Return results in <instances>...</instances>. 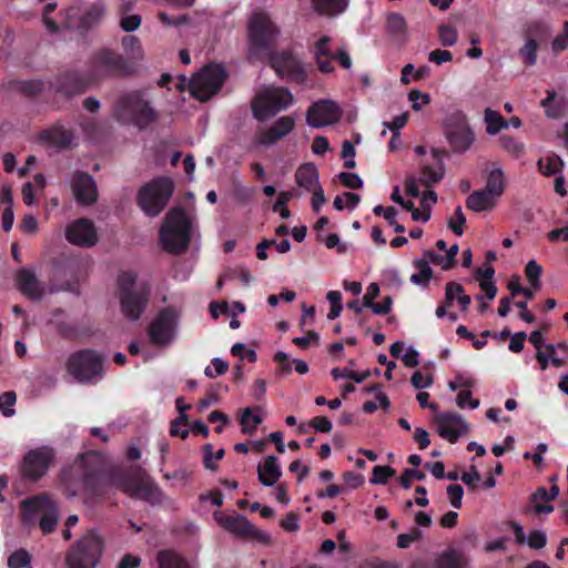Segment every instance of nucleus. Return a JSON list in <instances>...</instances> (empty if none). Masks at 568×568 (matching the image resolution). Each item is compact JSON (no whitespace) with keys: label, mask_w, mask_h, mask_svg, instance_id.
<instances>
[{"label":"nucleus","mask_w":568,"mask_h":568,"mask_svg":"<svg viewBox=\"0 0 568 568\" xmlns=\"http://www.w3.org/2000/svg\"><path fill=\"white\" fill-rule=\"evenodd\" d=\"M101 454L89 450L78 456L73 464L62 469L60 480L68 498L80 494L97 497L101 494Z\"/></svg>","instance_id":"f257e3e1"},{"label":"nucleus","mask_w":568,"mask_h":568,"mask_svg":"<svg viewBox=\"0 0 568 568\" xmlns=\"http://www.w3.org/2000/svg\"><path fill=\"white\" fill-rule=\"evenodd\" d=\"M442 134L446 145L432 148L434 164H424L420 168L419 182L427 187L443 180L444 159L449 158L452 153L462 152V111L459 109L447 112L442 123Z\"/></svg>","instance_id":"f03ea898"},{"label":"nucleus","mask_w":568,"mask_h":568,"mask_svg":"<svg viewBox=\"0 0 568 568\" xmlns=\"http://www.w3.org/2000/svg\"><path fill=\"white\" fill-rule=\"evenodd\" d=\"M113 119L123 125H133L146 130L155 123L160 114L152 105L146 89H135L121 92L112 105Z\"/></svg>","instance_id":"7ed1b4c3"},{"label":"nucleus","mask_w":568,"mask_h":568,"mask_svg":"<svg viewBox=\"0 0 568 568\" xmlns=\"http://www.w3.org/2000/svg\"><path fill=\"white\" fill-rule=\"evenodd\" d=\"M278 36L280 29L267 12H253L247 23L248 61L265 62L274 51Z\"/></svg>","instance_id":"20e7f679"},{"label":"nucleus","mask_w":568,"mask_h":568,"mask_svg":"<svg viewBox=\"0 0 568 568\" xmlns=\"http://www.w3.org/2000/svg\"><path fill=\"white\" fill-rule=\"evenodd\" d=\"M160 242L171 254H182L192 239V221L181 206L169 210L160 227Z\"/></svg>","instance_id":"39448f33"},{"label":"nucleus","mask_w":568,"mask_h":568,"mask_svg":"<svg viewBox=\"0 0 568 568\" xmlns=\"http://www.w3.org/2000/svg\"><path fill=\"white\" fill-rule=\"evenodd\" d=\"M118 293L122 314L130 321H138L149 305L150 285L144 283L136 287V274L122 271L118 275Z\"/></svg>","instance_id":"423d86ee"},{"label":"nucleus","mask_w":568,"mask_h":568,"mask_svg":"<svg viewBox=\"0 0 568 568\" xmlns=\"http://www.w3.org/2000/svg\"><path fill=\"white\" fill-rule=\"evenodd\" d=\"M21 518L26 526L39 523L44 535L51 534L60 518L58 504L45 493L29 497L21 501Z\"/></svg>","instance_id":"0eeeda50"},{"label":"nucleus","mask_w":568,"mask_h":568,"mask_svg":"<svg viewBox=\"0 0 568 568\" xmlns=\"http://www.w3.org/2000/svg\"><path fill=\"white\" fill-rule=\"evenodd\" d=\"M105 549L104 538L94 529L88 530L69 548L68 568H97Z\"/></svg>","instance_id":"6e6552de"},{"label":"nucleus","mask_w":568,"mask_h":568,"mask_svg":"<svg viewBox=\"0 0 568 568\" xmlns=\"http://www.w3.org/2000/svg\"><path fill=\"white\" fill-rule=\"evenodd\" d=\"M88 72L93 83H97L109 78L128 77L133 68L122 54L103 48L91 55Z\"/></svg>","instance_id":"1a4fd4ad"},{"label":"nucleus","mask_w":568,"mask_h":568,"mask_svg":"<svg viewBox=\"0 0 568 568\" xmlns=\"http://www.w3.org/2000/svg\"><path fill=\"white\" fill-rule=\"evenodd\" d=\"M174 183L168 176H158L140 187L136 202L148 216H158L169 203Z\"/></svg>","instance_id":"9d476101"},{"label":"nucleus","mask_w":568,"mask_h":568,"mask_svg":"<svg viewBox=\"0 0 568 568\" xmlns=\"http://www.w3.org/2000/svg\"><path fill=\"white\" fill-rule=\"evenodd\" d=\"M294 102V95L284 87L265 89L252 100V113L257 121H265L281 111L287 110Z\"/></svg>","instance_id":"9b49d317"},{"label":"nucleus","mask_w":568,"mask_h":568,"mask_svg":"<svg viewBox=\"0 0 568 568\" xmlns=\"http://www.w3.org/2000/svg\"><path fill=\"white\" fill-rule=\"evenodd\" d=\"M227 78L221 64L205 65L190 82L191 94L201 102H206L223 87Z\"/></svg>","instance_id":"f8f14e48"},{"label":"nucleus","mask_w":568,"mask_h":568,"mask_svg":"<svg viewBox=\"0 0 568 568\" xmlns=\"http://www.w3.org/2000/svg\"><path fill=\"white\" fill-rule=\"evenodd\" d=\"M67 368L77 381L90 382L102 374L103 357L94 349H81L70 355Z\"/></svg>","instance_id":"ddd939ff"},{"label":"nucleus","mask_w":568,"mask_h":568,"mask_svg":"<svg viewBox=\"0 0 568 568\" xmlns=\"http://www.w3.org/2000/svg\"><path fill=\"white\" fill-rule=\"evenodd\" d=\"M266 61L278 77L290 82L304 84L307 81V72L303 63L290 50L273 51Z\"/></svg>","instance_id":"4468645a"},{"label":"nucleus","mask_w":568,"mask_h":568,"mask_svg":"<svg viewBox=\"0 0 568 568\" xmlns=\"http://www.w3.org/2000/svg\"><path fill=\"white\" fill-rule=\"evenodd\" d=\"M55 460V450L47 445L29 450L22 459L21 475L37 481L42 478Z\"/></svg>","instance_id":"2eb2a0df"},{"label":"nucleus","mask_w":568,"mask_h":568,"mask_svg":"<svg viewBox=\"0 0 568 568\" xmlns=\"http://www.w3.org/2000/svg\"><path fill=\"white\" fill-rule=\"evenodd\" d=\"M178 321L179 314L174 307L162 308L148 328L151 343L158 346L170 344L175 336Z\"/></svg>","instance_id":"dca6fc26"},{"label":"nucleus","mask_w":568,"mask_h":568,"mask_svg":"<svg viewBox=\"0 0 568 568\" xmlns=\"http://www.w3.org/2000/svg\"><path fill=\"white\" fill-rule=\"evenodd\" d=\"M213 516L223 529L237 537L252 538L265 544L270 540V536L265 531L255 528L247 518L242 515H227L222 511H215Z\"/></svg>","instance_id":"f3484780"},{"label":"nucleus","mask_w":568,"mask_h":568,"mask_svg":"<svg viewBox=\"0 0 568 568\" xmlns=\"http://www.w3.org/2000/svg\"><path fill=\"white\" fill-rule=\"evenodd\" d=\"M342 118L339 105L332 100L313 102L306 111V122L312 128H323L337 123Z\"/></svg>","instance_id":"a211bd4d"},{"label":"nucleus","mask_w":568,"mask_h":568,"mask_svg":"<svg viewBox=\"0 0 568 568\" xmlns=\"http://www.w3.org/2000/svg\"><path fill=\"white\" fill-rule=\"evenodd\" d=\"M65 237L71 244L82 247H91L98 241L94 224L88 219H79L71 223L65 230Z\"/></svg>","instance_id":"6ab92c4d"},{"label":"nucleus","mask_w":568,"mask_h":568,"mask_svg":"<svg viewBox=\"0 0 568 568\" xmlns=\"http://www.w3.org/2000/svg\"><path fill=\"white\" fill-rule=\"evenodd\" d=\"M93 81L89 72L67 71L60 74L55 80V90L64 95H74L84 92Z\"/></svg>","instance_id":"aec40b11"},{"label":"nucleus","mask_w":568,"mask_h":568,"mask_svg":"<svg viewBox=\"0 0 568 568\" xmlns=\"http://www.w3.org/2000/svg\"><path fill=\"white\" fill-rule=\"evenodd\" d=\"M14 282L18 291L31 301H40L45 294V286L30 268H20L16 272Z\"/></svg>","instance_id":"412c9836"},{"label":"nucleus","mask_w":568,"mask_h":568,"mask_svg":"<svg viewBox=\"0 0 568 568\" xmlns=\"http://www.w3.org/2000/svg\"><path fill=\"white\" fill-rule=\"evenodd\" d=\"M71 187L73 196L78 203L82 205H91L97 202V185L89 173L81 171L75 172Z\"/></svg>","instance_id":"4be33fe9"},{"label":"nucleus","mask_w":568,"mask_h":568,"mask_svg":"<svg viewBox=\"0 0 568 568\" xmlns=\"http://www.w3.org/2000/svg\"><path fill=\"white\" fill-rule=\"evenodd\" d=\"M528 39L525 45L519 50L524 62L531 67L537 62L538 42L536 38L544 39L548 36V27L542 22H532L527 29Z\"/></svg>","instance_id":"5701e85b"},{"label":"nucleus","mask_w":568,"mask_h":568,"mask_svg":"<svg viewBox=\"0 0 568 568\" xmlns=\"http://www.w3.org/2000/svg\"><path fill=\"white\" fill-rule=\"evenodd\" d=\"M295 128V120L291 115L278 118L267 130L258 135L262 145H274L288 135Z\"/></svg>","instance_id":"b1692460"},{"label":"nucleus","mask_w":568,"mask_h":568,"mask_svg":"<svg viewBox=\"0 0 568 568\" xmlns=\"http://www.w3.org/2000/svg\"><path fill=\"white\" fill-rule=\"evenodd\" d=\"M438 434L450 443L458 442L462 434V416L457 413H443L436 415Z\"/></svg>","instance_id":"393cba45"},{"label":"nucleus","mask_w":568,"mask_h":568,"mask_svg":"<svg viewBox=\"0 0 568 568\" xmlns=\"http://www.w3.org/2000/svg\"><path fill=\"white\" fill-rule=\"evenodd\" d=\"M145 474L142 467L136 466L116 475L114 477V484L123 493L135 498V496L139 495V488Z\"/></svg>","instance_id":"a878e982"},{"label":"nucleus","mask_w":568,"mask_h":568,"mask_svg":"<svg viewBox=\"0 0 568 568\" xmlns=\"http://www.w3.org/2000/svg\"><path fill=\"white\" fill-rule=\"evenodd\" d=\"M499 199L484 189L473 191L466 199L468 210L481 213L491 212L498 204Z\"/></svg>","instance_id":"bb28decb"},{"label":"nucleus","mask_w":568,"mask_h":568,"mask_svg":"<svg viewBox=\"0 0 568 568\" xmlns=\"http://www.w3.org/2000/svg\"><path fill=\"white\" fill-rule=\"evenodd\" d=\"M73 133L70 130L64 129L62 125H53L47 130L40 132L39 139L43 143L60 149L70 148L73 141Z\"/></svg>","instance_id":"cd10ccee"},{"label":"nucleus","mask_w":568,"mask_h":568,"mask_svg":"<svg viewBox=\"0 0 568 568\" xmlns=\"http://www.w3.org/2000/svg\"><path fill=\"white\" fill-rule=\"evenodd\" d=\"M331 42L332 39L329 37L322 36L314 45V59L322 73H329L334 70L332 64L334 53L331 50Z\"/></svg>","instance_id":"c85d7f7f"},{"label":"nucleus","mask_w":568,"mask_h":568,"mask_svg":"<svg viewBox=\"0 0 568 568\" xmlns=\"http://www.w3.org/2000/svg\"><path fill=\"white\" fill-rule=\"evenodd\" d=\"M455 300L457 301L458 304L462 305V284L456 282H449L446 285L445 301L442 305H439L436 308V316H448L450 322H456L458 320V314L448 311L452 307Z\"/></svg>","instance_id":"c756f323"},{"label":"nucleus","mask_w":568,"mask_h":568,"mask_svg":"<svg viewBox=\"0 0 568 568\" xmlns=\"http://www.w3.org/2000/svg\"><path fill=\"white\" fill-rule=\"evenodd\" d=\"M257 476L262 485L273 486L282 476L277 457L274 455L267 456L264 463L257 466Z\"/></svg>","instance_id":"7c9ffc66"},{"label":"nucleus","mask_w":568,"mask_h":568,"mask_svg":"<svg viewBox=\"0 0 568 568\" xmlns=\"http://www.w3.org/2000/svg\"><path fill=\"white\" fill-rule=\"evenodd\" d=\"M7 89L17 92L24 98L33 99L39 97L44 90V82L39 79L19 80L13 79L7 83Z\"/></svg>","instance_id":"2f4dec72"},{"label":"nucleus","mask_w":568,"mask_h":568,"mask_svg":"<svg viewBox=\"0 0 568 568\" xmlns=\"http://www.w3.org/2000/svg\"><path fill=\"white\" fill-rule=\"evenodd\" d=\"M458 244H453L445 254L427 250L424 253V260H427L429 261V263H433L435 265H439L442 266L443 270L447 271L456 265V255L458 253Z\"/></svg>","instance_id":"473e14b6"},{"label":"nucleus","mask_w":568,"mask_h":568,"mask_svg":"<svg viewBox=\"0 0 568 568\" xmlns=\"http://www.w3.org/2000/svg\"><path fill=\"white\" fill-rule=\"evenodd\" d=\"M135 498L145 500L152 505L161 504L164 499V494L161 488L145 474L140 488L139 495Z\"/></svg>","instance_id":"72a5a7b5"},{"label":"nucleus","mask_w":568,"mask_h":568,"mask_svg":"<svg viewBox=\"0 0 568 568\" xmlns=\"http://www.w3.org/2000/svg\"><path fill=\"white\" fill-rule=\"evenodd\" d=\"M296 183L298 186L312 191L318 183V171L313 163H305L301 165L295 173Z\"/></svg>","instance_id":"f704fd0d"},{"label":"nucleus","mask_w":568,"mask_h":568,"mask_svg":"<svg viewBox=\"0 0 568 568\" xmlns=\"http://www.w3.org/2000/svg\"><path fill=\"white\" fill-rule=\"evenodd\" d=\"M483 189L500 200L506 190V176L501 168H494L488 172Z\"/></svg>","instance_id":"c9c22d12"},{"label":"nucleus","mask_w":568,"mask_h":568,"mask_svg":"<svg viewBox=\"0 0 568 568\" xmlns=\"http://www.w3.org/2000/svg\"><path fill=\"white\" fill-rule=\"evenodd\" d=\"M348 0H312V7L321 16L335 17L346 10Z\"/></svg>","instance_id":"e433bc0d"},{"label":"nucleus","mask_w":568,"mask_h":568,"mask_svg":"<svg viewBox=\"0 0 568 568\" xmlns=\"http://www.w3.org/2000/svg\"><path fill=\"white\" fill-rule=\"evenodd\" d=\"M159 568H191L187 560L171 549L158 552Z\"/></svg>","instance_id":"4c0bfd02"},{"label":"nucleus","mask_w":568,"mask_h":568,"mask_svg":"<svg viewBox=\"0 0 568 568\" xmlns=\"http://www.w3.org/2000/svg\"><path fill=\"white\" fill-rule=\"evenodd\" d=\"M484 120L489 135H495L509 126V122L499 112L489 108L485 110Z\"/></svg>","instance_id":"58836bf2"},{"label":"nucleus","mask_w":568,"mask_h":568,"mask_svg":"<svg viewBox=\"0 0 568 568\" xmlns=\"http://www.w3.org/2000/svg\"><path fill=\"white\" fill-rule=\"evenodd\" d=\"M540 104L545 108L548 118L557 119L564 114L565 99H556V92L552 90L547 91V97L541 100Z\"/></svg>","instance_id":"ea45409f"},{"label":"nucleus","mask_w":568,"mask_h":568,"mask_svg":"<svg viewBox=\"0 0 568 568\" xmlns=\"http://www.w3.org/2000/svg\"><path fill=\"white\" fill-rule=\"evenodd\" d=\"M414 266L418 272L412 274L410 282L415 285L426 287L433 276V270L429 266V261L418 258L414 262Z\"/></svg>","instance_id":"a19ab883"},{"label":"nucleus","mask_w":568,"mask_h":568,"mask_svg":"<svg viewBox=\"0 0 568 568\" xmlns=\"http://www.w3.org/2000/svg\"><path fill=\"white\" fill-rule=\"evenodd\" d=\"M435 568H462V552L454 548L445 550L436 558Z\"/></svg>","instance_id":"79ce46f5"},{"label":"nucleus","mask_w":568,"mask_h":568,"mask_svg":"<svg viewBox=\"0 0 568 568\" xmlns=\"http://www.w3.org/2000/svg\"><path fill=\"white\" fill-rule=\"evenodd\" d=\"M500 148L515 159L521 158L526 152V146L520 140L504 134L499 138Z\"/></svg>","instance_id":"37998d69"},{"label":"nucleus","mask_w":568,"mask_h":568,"mask_svg":"<svg viewBox=\"0 0 568 568\" xmlns=\"http://www.w3.org/2000/svg\"><path fill=\"white\" fill-rule=\"evenodd\" d=\"M105 14V7L101 2L92 3L83 12L81 17V24L85 28H91L102 20Z\"/></svg>","instance_id":"c03bdc74"},{"label":"nucleus","mask_w":568,"mask_h":568,"mask_svg":"<svg viewBox=\"0 0 568 568\" xmlns=\"http://www.w3.org/2000/svg\"><path fill=\"white\" fill-rule=\"evenodd\" d=\"M530 500L534 504L537 514H549L554 507L548 504L550 501L549 493L545 487H539L531 496Z\"/></svg>","instance_id":"a18cd8bd"},{"label":"nucleus","mask_w":568,"mask_h":568,"mask_svg":"<svg viewBox=\"0 0 568 568\" xmlns=\"http://www.w3.org/2000/svg\"><path fill=\"white\" fill-rule=\"evenodd\" d=\"M564 165L565 163L562 159L557 154L548 155L546 158V165L544 164L542 159L538 160L539 171L545 176H552L558 174L562 170Z\"/></svg>","instance_id":"49530a36"},{"label":"nucleus","mask_w":568,"mask_h":568,"mask_svg":"<svg viewBox=\"0 0 568 568\" xmlns=\"http://www.w3.org/2000/svg\"><path fill=\"white\" fill-rule=\"evenodd\" d=\"M203 450V465L206 469L215 471L219 466L213 463V459L221 460L224 455L225 450L223 448L219 449L217 452L213 453V446L212 444H205L202 447Z\"/></svg>","instance_id":"de8ad7c7"},{"label":"nucleus","mask_w":568,"mask_h":568,"mask_svg":"<svg viewBox=\"0 0 568 568\" xmlns=\"http://www.w3.org/2000/svg\"><path fill=\"white\" fill-rule=\"evenodd\" d=\"M396 470L390 466H381L377 465L373 468L372 478L369 479L371 484L374 485H385L389 478L395 476Z\"/></svg>","instance_id":"09e8293b"},{"label":"nucleus","mask_w":568,"mask_h":568,"mask_svg":"<svg viewBox=\"0 0 568 568\" xmlns=\"http://www.w3.org/2000/svg\"><path fill=\"white\" fill-rule=\"evenodd\" d=\"M30 562L31 556L23 548L13 551L8 558L9 568H27L30 566Z\"/></svg>","instance_id":"8fccbe9b"},{"label":"nucleus","mask_w":568,"mask_h":568,"mask_svg":"<svg viewBox=\"0 0 568 568\" xmlns=\"http://www.w3.org/2000/svg\"><path fill=\"white\" fill-rule=\"evenodd\" d=\"M17 402V394L13 390H8L0 394V410L3 416L11 417L16 414L13 406Z\"/></svg>","instance_id":"3c124183"},{"label":"nucleus","mask_w":568,"mask_h":568,"mask_svg":"<svg viewBox=\"0 0 568 568\" xmlns=\"http://www.w3.org/2000/svg\"><path fill=\"white\" fill-rule=\"evenodd\" d=\"M438 39L442 45L450 47L455 44L458 39L457 30L450 24H440L438 27Z\"/></svg>","instance_id":"603ef678"},{"label":"nucleus","mask_w":568,"mask_h":568,"mask_svg":"<svg viewBox=\"0 0 568 568\" xmlns=\"http://www.w3.org/2000/svg\"><path fill=\"white\" fill-rule=\"evenodd\" d=\"M542 273L541 266L534 260L529 261L525 267V274L534 288L540 287V276Z\"/></svg>","instance_id":"864d4df0"},{"label":"nucleus","mask_w":568,"mask_h":568,"mask_svg":"<svg viewBox=\"0 0 568 568\" xmlns=\"http://www.w3.org/2000/svg\"><path fill=\"white\" fill-rule=\"evenodd\" d=\"M425 478V473L418 469L406 468L399 476V484L403 488L408 489L413 480H424Z\"/></svg>","instance_id":"5fc2aeb1"},{"label":"nucleus","mask_w":568,"mask_h":568,"mask_svg":"<svg viewBox=\"0 0 568 568\" xmlns=\"http://www.w3.org/2000/svg\"><path fill=\"white\" fill-rule=\"evenodd\" d=\"M387 28L392 33H404L406 30V21L400 13L393 12L387 17Z\"/></svg>","instance_id":"6e6d98bb"},{"label":"nucleus","mask_w":568,"mask_h":568,"mask_svg":"<svg viewBox=\"0 0 568 568\" xmlns=\"http://www.w3.org/2000/svg\"><path fill=\"white\" fill-rule=\"evenodd\" d=\"M422 538V531L418 528H412L408 534H399L397 536V547L400 549L408 548L414 541Z\"/></svg>","instance_id":"4d7b16f0"},{"label":"nucleus","mask_w":568,"mask_h":568,"mask_svg":"<svg viewBox=\"0 0 568 568\" xmlns=\"http://www.w3.org/2000/svg\"><path fill=\"white\" fill-rule=\"evenodd\" d=\"M341 183L352 190H358L363 186V180L356 173L342 172L338 174Z\"/></svg>","instance_id":"13d9d810"},{"label":"nucleus","mask_w":568,"mask_h":568,"mask_svg":"<svg viewBox=\"0 0 568 568\" xmlns=\"http://www.w3.org/2000/svg\"><path fill=\"white\" fill-rule=\"evenodd\" d=\"M231 354L233 356H237L243 361L246 358L250 363H255L257 361V354L253 349H245V345L242 343H236L231 348Z\"/></svg>","instance_id":"bf43d9fd"},{"label":"nucleus","mask_w":568,"mask_h":568,"mask_svg":"<svg viewBox=\"0 0 568 568\" xmlns=\"http://www.w3.org/2000/svg\"><path fill=\"white\" fill-rule=\"evenodd\" d=\"M55 9H57L55 2L47 3L43 9L42 21H43L44 26L47 27L48 31H50L51 33H55L59 30L58 23L50 17V14L55 11Z\"/></svg>","instance_id":"052dcab7"},{"label":"nucleus","mask_w":568,"mask_h":568,"mask_svg":"<svg viewBox=\"0 0 568 568\" xmlns=\"http://www.w3.org/2000/svg\"><path fill=\"white\" fill-rule=\"evenodd\" d=\"M158 19L160 20L161 23H163L164 26H168V27H172V26L179 27V26L186 24L190 22V17L187 14H182L176 18H173L163 11H160L158 13Z\"/></svg>","instance_id":"680f3d73"},{"label":"nucleus","mask_w":568,"mask_h":568,"mask_svg":"<svg viewBox=\"0 0 568 568\" xmlns=\"http://www.w3.org/2000/svg\"><path fill=\"white\" fill-rule=\"evenodd\" d=\"M141 22L140 14L123 16L120 20V27L125 32H133L140 28Z\"/></svg>","instance_id":"e2e57ef3"},{"label":"nucleus","mask_w":568,"mask_h":568,"mask_svg":"<svg viewBox=\"0 0 568 568\" xmlns=\"http://www.w3.org/2000/svg\"><path fill=\"white\" fill-rule=\"evenodd\" d=\"M526 542L531 549H541L547 544L546 534L541 530H532L526 539Z\"/></svg>","instance_id":"0e129e2a"},{"label":"nucleus","mask_w":568,"mask_h":568,"mask_svg":"<svg viewBox=\"0 0 568 568\" xmlns=\"http://www.w3.org/2000/svg\"><path fill=\"white\" fill-rule=\"evenodd\" d=\"M308 427L318 433H329L333 424L326 416H315L308 422Z\"/></svg>","instance_id":"69168bd1"},{"label":"nucleus","mask_w":568,"mask_h":568,"mask_svg":"<svg viewBox=\"0 0 568 568\" xmlns=\"http://www.w3.org/2000/svg\"><path fill=\"white\" fill-rule=\"evenodd\" d=\"M408 99L412 101V108L419 111L423 105L430 102V97L427 93H423L419 90H412L408 94Z\"/></svg>","instance_id":"338daca9"},{"label":"nucleus","mask_w":568,"mask_h":568,"mask_svg":"<svg viewBox=\"0 0 568 568\" xmlns=\"http://www.w3.org/2000/svg\"><path fill=\"white\" fill-rule=\"evenodd\" d=\"M274 361L280 365L278 374L287 375L292 372V363L288 355L282 351H278L274 355Z\"/></svg>","instance_id":"774afa93"}]
</instances>
